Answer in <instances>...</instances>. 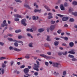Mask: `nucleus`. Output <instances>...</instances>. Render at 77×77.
<instances>
[{"label":"nucleus","instance_id":"obj_57","mask_svg":"<svg viewBox=\"0 0 77 77\" xmlns=\"http://www.w3.org/2000/svg\"><path fill=\"white\" fill-rule=\"evenodd\" d=\"M69 12H72V10L71 8H69Z\"/></svg>","mask_w":77,"mask_h":77},{"label":"nucleus","instance_id":"obj_32","mask_svg":"<svg viewBox=\"0 0 77 77\" xmlns=\"http://www.w3.org/2000/svg\"><path fill=\"white\" fill-rule=\"evenodd\" d=\"M49 38L50 36H47V38L46 39V40L48 41H51L50 39H49Z\"/></svg>","mask_w":77,"mask_h":77},{"label":"nucleus","instance_id":"obj_54","mask_svg":"<svg viewBox=\"0 0 77 77\" xmlns=\"http://www.w3.org/2000/svg\"><path fill=\"white\" fill-rule=\"evenodd\" d=\"M16 72H17V74H20V72L19 71H17V70H16L15 71H14V73H15Z\"/></svg>","mask_w":77,"mask_h":77},{"label":"nucleus","instance_id":"obj_39","mask_svg":"<svg viewBox=\"0 0 77 77\" xmlns=\"http://www.w3.org/2000/svg\"><path fill=\"white\" fill-rule=\"evenodd\" d=\"M19 20L20 19H19L16 18L14 19V21H19Z\"/></svg>","mask_w":77,"mask_h":77},{"label":"nucleus","instance_id":"obj_38","mask_svg":"<svg viewBox=\"0 0 77 77\" xmlns=\"http://www.w3.org/2000/svg\"><path fill=\"white\" fill-rule=\"evenodd\" d=\"M55 23V21H53V20L51 21V24H54V23Z\"/></svg>","mask_w":77,"mask_h":77},{"label":"nucleus","instance_id":"obj_25","mask_svg":"<svg viewBox=\"0 0 77 77\" xmlns=\"http://www.w3.org/2000/svg\"><path fill=\"white\" fill-rule=\"evenodd\" d=\"M62 29H59L57 31V33H58L59 34H60V33H61V32H62Z\"/></svg>","mask_w":77,"mask_h":77},{"label":"nucleus","instance_id":"obj_15","mask_svg":"<svg viewBox=\"0 0 77 77\" xmlns=\"http://www.w3.org/2000/svg\"><path fill=\"white\" fill-rule=\"evenodd\" d=\"M34 12H39V13H41V9L38 10V9L37 10L36 9H35L34 10Z\"/></svg>","mask_w":77,"mask_h":77},{"label":"nucleus","instance_id":"obj_28","mask_svg":"<svg viewBox=\"0 0 77 77\" xmlns=\"http://www.w3.org/2000/svg\"><path fill=\"white\" fill-rule=\"evenodd\" d=\"M68 56L71 58H74V57L73 55H71L69 54Z\"/></svg>","mask_w":77,"mask_h":77},{"label":"nucleus","instance_id":"obj_53","mask_svg":"<svg viewBox=\"0 0 77 77\" xmlns=\"http://www.w3.org/2000/svg\"><path fill=\"white\" fill-rule=\"evenodd\" d=\"M14 61H11V66H12L13 65V64H14Z\"/></svg>","mask_w":77,"mask_h":77},{"label":"nucleus","instance_id":"obj_63","mask_svg":"<svg viewBox=\"0 0 77 77\" xmlns=\"http://www.w3.org/2000/svg\"><path fill=\"white\" fill-rule=\"evenodd\" d=\"M17 65H20L21 64V63L20 62H17Z\"/></svg>","mask_w":77,"mask_h":77},{"label":"nucleus","instance_id":"obj_9","mask_svg":"<svg viewBox=\"0 0 77 77\" xmlns=\"http://www.w3.org/2000/svg\"><path fill=\"white\" fill-rule=\"evenodd\" d=\"M54 28H55V26L52 25L50 27V30L51 31H53L54 29Z\"/></svg>","mask_w":77,"mask_h":77},{"label":"nucleus","instance_id":"obj_13","mask_svg":"<svg viewBox=\"0 0 77 77\" xmlns=\"http://www.w3.org/2000/svg\"><path fill=\"white\" fill-rule=\"evenodd\" d=\"M44 29L41 28L38 30V32L40 33H41L42 32H44Z\"/></svg>","mask_w":77,"mask_h":77},{"label":"nucleus","instance_id":"obj_6","mask_svg":"<svg viewBox=\"0 0 77 77\" xmlns=\"http://www.w3.org/2000/svg\"><path fill=\"white\" fill-rule=\"evenodd\" d=\"M68 20V17H63L62 20L63 21H66Z\"/></svg>","mask_w":77,"mask_h":77},{"label":"nucleus","instance_id":"obj_23","mask_svg":"<svg viewBox=\"0 0 77 77\" xmlns=\"http://www.w3.org/2000/svg\"><path fill=\"white\" fill-rule=\"evenodd\" d=\"M21 32V29L17 30L15 31V33H19L20 32Z\"/></svg>","mask_w":77,"mask_h":77},{"label":"nucleus","instance_id":"obj_27","mask_svg":"<svg viewBox=\"0 0 77 77\" xmlns=\"http://www.w3.org/2000/svg\"><path fill=\"white\" fill-rule=\"evenodd\" d=\"M19 42V43H21V44H22V45H23V42L22 41H17L16 42Z\"/></svg>","mask_w":77,"mask_h":77},{"label":"nucleus","instance_id":"obj_47","mask_svg":"<svg viewBox=\"0 0 77 77\" xmlns=\"http://www.w3.org/2000/svg\"><path fill=\"white\" fill-rule=\"evenodd\" d=\"M64 39L65 41H68V38L67 37H64Z\"/></svg>","mask_w":77,"mask_h":77},{"label":"nucleus","instance_id":"obj_22","mask_svg":"<svg viewBox=\"0 0 77 77\" xmlns=\"http://www.w3.org/2000/svg\"><path fill=\"white\" fill-rule=\"evenodd\" d=\"M29 56H30V55L29 54H27L25 57V58L26 59H29L30 58Z\"/></svg>","mask_w":77,"mask_h":77},{"label":"nucleus","instance_id":"obj_37","mask_svg":"<svg viewBox=\"0 0 77 77\" xmlns=\"http://www.w3.org/2000/svg\"><path fill=\"white\" fill-rule=\"evenodd\" d=\"M66 71H64L63 74V75H66Z\"/></svg>","mask_w":77,"mask_h":77},{"label":"nucleus","instance_id":"obj_18","mask_svg":"<svg viewBox=\"0 0 77 77\" xmlns=\"http://www.w3.org/2000/svg\"><path fill=\"white\" fill-rule=\"evenodd\" d=\"M68 53H69L70 54H75V52H74V51H73L72 50V51H69L68 52Z\"/></svg>","mask_w":77,"mask_h":77},{"label":"nucleus","instance_id":"obj_3","mask_svg":"<svg viewBox=\"0 0 77 77\" xmlns=\"http://www.w3.org/2000/svg\"><path fill=\"white\" fill-rule=\"evenodd\" d=\"M52 65L53 66L56 68H59V67H61V66L60 64L59 63H53Z\"/></svg>","mask_w":77,"mask_h":77},{"label":"nucleus","instance_id":"obj_2","mask_svg":"<svg viewBox=\"0 0 77 77\" xmlns=\"http://www.w3.org/2000/svg\"><path fill=\"white\" fill-rule=\"evenodd\" d=\"M40 55L42 57H43L46 58V59H51L52 58H53V59H54V58L53 57L51 56H47L43 54H41Z\"/></svg>","mask_w":77,"mask_h":77},{"label":"nucleus","instance_id":"obj_19","mask_svg":"<svg viewBox=\"0 0 77 77\" xmlns=\"http://www.w3.org/2000/svg\"><path fill=\"white\" fill-rule=\"evenodd\" d=\"M26 31L28 32H33V30L32 28L31 29H27Z\"/></svg>","mask_w":77,"mask_h":77},{"label":"nucleus","instance_id":"obj_42","mask_svg":"<svg viewBox=\"0 0 77 77\" xmlns=\"http://www.w3.org/2000/svg\"><path fill=\"white\" fill-rule=\"evenodd\" d=\"M7 36H10V37H12V36H13V35H11L10 34H7Z\"/></svg>","mask_w":77,"mask_h":77},{"label":"nucleus","instance_id":"obj_35","mask_svg":"<svg viewBox=\"0 0 77 77\" xmlns=\"http://www.w3.org/2000/svg\"><path fill=\"white\" fill-rule=\"evenodd\" d=\"M14 45L15 47H18V44L17 43H14Z\"/></svg>","mask_w":77,"mask_h":77},{"label":"nucleus","instance_id":"obj_4","mask_svg":"<svg viewBox=\"0 0 77 77\" xmlns=\"http://www.w3.org/2000/svg\"><path fill=\"white\" fill-rule=\"evenodd\" d=\"M9 48L10 50H14V51H21V49H19L16 48H14L13 47L11 46H10Z\"/></svg>","mask_w":77,"mask_h":77},{"label":"nucleus","instance_id":"obj_34","mask_svg":"<svg viewBox=\"0 0 77 77\" xmlns=\"http://www.w3.org/2000/svg\"><path fill=\"white\" fill-rule=\"evenodd\" d=\"M2 68H5V67L6 66V65L4 63L2 64Z\"/></svg>","mask_w":77,"mask_h":77},{"label":"nucleus","instance_id":"obj_58","mask_svg":"<svg viewBox=\"0 0 77 77\" xmlns=\"http://www.w3.org/2000/svg\"><path fill=\"white\" fill-rule=\"evenodd\" d=\"M66 34L67 35H68V36L70 35V33H69L66 32Z\"/></svg>","mask_w":77,"mask_h":77},{"label":"nucleus","instance_id":"obj_31","mask_svg":"<svg viewBox=\"0 0 77 77\" xmlns=\"http://www.w3.org/2000/svg\"><path fill=\"white\" fill-rule=\"evenodd\" d=\"M72 4L74 5H77V2L75 1L73 2L72 3Z\"/></svg>","mask_w":77,"mask_h":77},{"label":"nucleus","instance_id":"obj_16","mask_svg":"<svg viewBox=\"0 0 77 77\" xmlns=\"http://www.w3.org/2000/svg\"><path fill=\"white\" fill-rule=\"evenodd\" d=\"M60 8L62 11H63V10H65V8L63 7V5H60Z\"/></svg>","mask_w":77,"mask_h":77},{"label":"nucleus","instance_id":"obj_56","mask_svg":"<svg viewBox=\"0 0 77 77\" xmlns=\"http://www.w3.org/2000/svg\"><path fill=\"white\" fill-rule=\"evenodd\" d=\"M25 67L24 65H23L22 66H20V68H23Z\"/></svg>","mask_w":77,"mask_h":77},{"label":"nucleus","instance_id":"obj_10","mask_svg":"<svg viewBox=\"0 0 77 77\" xmlns=\"http://www.w3.org/2000/svg\"><path fill=\"white\" fill-rule=\"evenodd\" d=\"M8 40L10 41H12V42H17V40H14L11 38H8Z\"/></svg>","mask_w":77,"mask_h":77},{"label":"nucleus","instance_id":"obj_59","mask_svg":"<svg viewBox=\"0 0 77 77\" xmlns=\"http://www.w3.org/2000/svg\"><path fill=\"white\" fill-rule=\"evenodd\" d=\"M72 61H75V60H76V59L75 58H72Z\"/></svg>","mask_w":77,"mask_h":77},{"label":"nucleus","instance_id":"obj_41","mask_svg":"<svg viewBox=\"0 0 77 77\" xmlns=\"http://www.w3.org/2000/svg\"><path fill=\"white\" fill-rule=\"evenodd\" d=\"M1 71L2 72V74H4V72H5V69H2Z\"/></svg>","mask_w":77,"mask_h":77},{"label":"nucleus","instance_id":"obj_17","mask_svg":"<svg viewBox=\"0 0 77 77\" xmlns=\"http://www.w3.org/2000/svg\"><path fill=\"white\" fill-rule=\"evenodd\" d=\"M44 7L47 9V11H50V9L47 6L45 5V6H44Z\"/></svg>","mask_w":77,"mask_h":77},{"label":"nucleus","instance_id":"obj_7","mask_svg":"<svg viewBox=\"0 0 77 77\" xmlns=\"http://www.w3.org/2000/svg\"><path fill=\"white\" fill-rule=\"evenodd\" d=\"M48 15H49V16L48 17V19H51V18H53V16H51L52 15H53L51 13H49L48 14Z\"/></svg>","mask_w":77,"mask_h":77},{"label":"nucleus","instance_id":"obj_5","mask_svg":"<svg viewBox=\"0 0 77 77\" xmlns=\"http://www.w3.org/2000/svg\"><path fill=\"white\" fill-rule=\"evenodd\" d=\"M26 19H23L21 20V23L23 24L24 26H27V23H26Z\"/></svg>","mask_w":77,"mask_h":77},{"label":"nucleus","instance_id":"obj_20","mask_svg":"<svg viewBox=\"0 0 77 77\" xmlns=\"http://www.w3.org/2000/svg\"><path fill=\"white\" fill-rule=\"evenodd\" d=\"M44 46L45 47H48L50 49H51V48L50 47V45L48 43L45 44L44 45Z\"/></svg>","mask_w":77,"mask_h":77},{"label":"nucleus","instance_id":"obj_48","mask_svg":"<svg viewBox=\"0 0 77 77\" xmlns=\"http://www.w3.org/2000/svg\"><path fill=\"white\" fill-rule=\"evenodd\" d=\"M4 44H5V43L2 42H0V45H1L3 46L4 45Z\"/></svg>","mask_w":77,"mask_h":77},{"label":"nucleus","instance_id":"obj_55","mask_svg":"<svg viewBox=\"0 0 77 77\" xmlns=\"http://www.w3.org/2000/svg\"><path fill=\"white\" fill-rule=\"evenodd\" d=\"M18 39H21V38H22V36L21 35H19L18 37Z\"/></svg>","mask_w":77,"mask_h":77},{"label":"nucleus","instance_id":"obj_51","mask_svg":"<svg viewBox=\"0 0 77 77\" xmlns=\"http://www.w3.org/2000/svg\"><path fill=\"white\" fill-rule=\"evenodd\" d=\"M45 65H46V66H48V63L45 62Z\"/></svg>","mask_w":77,"mask_h":77},{"label":"nucleus","instance_id":"obj_11","mask_svg":"<svg viewBox=\"0 0 77 77\" xmlns=\"http://www.w3.org/2000/svg\"><path fill=\"white\" fill-rule=\"evenodd\" d=\"M15 18H22L21 15H19L18 14H16L14 15Z\"/></svg>","mask_w":77,"mask_h":77},{"label":"nucleus","instance_id":"obj_36","mask_svg":"<svg viewBox=\"0 0 77 77\" xmlns=\"http://www.w3.org/2000/svg\"><path fill=\"white\" fill-rule=\"evenodd\" d=\"M15 1L16 2H19V3H21L22 2L20 0H15Z\"/></svg>","mask_w":77,"mask_h":77},{"label":"nucleus","instance_id":"obj_45","mask_svg":"<svg viewBox=\"0 0 77 77\" xmlns=\"http://www.w3.org/2000/svg\"><path fill=\"white\" fill-rule=\"evenodd\" d=\"M34 6H36V8H38V6L36 5V3H34Z\"/></svg>","mask_w":77,"mask_h":77},{"label":"nucleus","instance_id":"obj_60","mask_svg":"<svg viewBox=\"0 0 77 77\" xmlns=\"http://www.w3.org/2000/svg\"><path fill=\"white\" fill-rule=\"evenodd\" d=\"M27 36H28L29 37L31 36V34H30L28 33L27 34Z\"/></svg>","mask_w":77,"mask_h":77},{"label":"nucleus","instance_id":"obj_26","mask_svg":"<svg viewBox=\"0 0 77 77\" xmlns=\"http://www.w3.org/2000/svg\"><path fill=\"white\" fill-rule=\"evenodd\" d=\"M72 15H74V16H77V13L75 12V13L72 12Z\"/></svg>","mask_w":77,"mask_h":77},{"label":"nucleus","instance_id":"obj_46","mask_svg":"<svg viewBox=\"0 0 77 77\" xmlns=\"http://www.w3.org/2000/svg\"><path fill=\"white\" fill-rule=\"evenodd\" d=\"M58 54L59 56H61L62 54V53L59 52L58 53Z\"/></svg>","mask_w":77,"mask_h":77},{"label":"nucleus","instance_id":"obj_50","mask_svg":"<svg viewBox=\"0 0 77 77\" xmlns=\"http://www.w3.org/2000/svg\"><path fill=\"white\" fill-rule=\"evenodd\" d=\"M62 45L63 46H65V47L67 46V45L66 44H65V43H63Z\"/></svg>","mask_w":77,"mask_h":77},{"label":"nucleus","instance_id":"obj_61","mask_svg":"<svg viewBox=\"0 0 77 77\" xmlns=\"http://www.w3.org/2000/svg\"><path fill=\"white\" fill-rule=\"evenodd\" d=\"M6 23V20H4L3 22V24H5Z\"/></svg>","mask_w":77,"mask_h":77},{"label":"nucleus","instance_id":"obj_12","mask_svg":"<svg viewBox=\"0 0 77 77\" xmlns=\"http://www.w3.org/2000/svg\"><path fill=\"white\" fill-rule=\"evenodd\" d=\"M24 6L25 8H27L29 9H31V8H30V7L28 5L24 4Z\"/></svg>","mask_w":77,"mask_h":77},{"label":"nucleus","instance_id":"obj_40","mask_svg":"<svg viewBox=\"0 0 77 77\" xmlns=\"http://www.w3.org/2000/svg\"><path fill=\"white\" fill-rule=\"evenodd\" d=\"M29 47H33L32 43H31L29 44Z\"/></svg>","mask_w":77,"mask_h":77},{"label":"nucleus","instance_id":"obj_29","mask_svg":"<svg viewBox=\"0 0 77 77\" xmlns=\"http://www.w3.org/2000/svg\"><path fill=\"white\" fill-rule=\"evenodd\" d=\"M67 53H68V52L67 51H65V53H62L63 54V55H64V56H66V54H67Z\"/></svg>","mask_w":77,"mask_h":77},{"label":"nucleus","instance_id":"obj_33","mask_svg":"<svg viewBox=\"0 0 77 77\" xmlns=\"http://www.w3.org/2000/svg\"><path fill=\"white\" fill-rule=\"evenodd\" d=\"M64 6L65 7L68 6V4L66 2H65L64 4Z\"/></svg>","mask_w":77,"mask_h":77},{"label":"nucleus","instance_id":"obj_24","mask_svg":"<svg viewBox=\"0 0 77 77\" xmlns=\"http://www.w3.org/2000/svg\"><path fill=\"white\" fill-rule=\"evenodd\" d=\"M54 44V45L56 46L59 45V42H55Z\"/></svg>","mask_w":77,"mask_h":77},{"label":"nucleus","instance_id":"obj_64","mask_svg":"<svg viewBox=\"0 0 77 77\" xmlns=\"http://www.w3.org/2000/svg\"><path fill=\"white\" fill-rule=\"evenodd\" d=\"M25 74L26 75H28V76H30V75H29L28 73Z\"/></svg>","mask_w":77,"mask_h":77},{"label":"nucleus","instance_id":"obj_30","mask_svg":"<svg viewBox=\"0 0 77 77\" xmlns=\"http://www.w3.org/2000/svg\"><path fill=\"white\" fill-rule=\"evenodd\" d=\"M69 21L71 22H74V19L73 18H70L69 20Z\"/></svg>","mask_w":77,"mask_h":77},{"label":"nucleus","instance_id":"obj_49","mask_svg":"<svg viewBox=\"0 0 77 77\" xmlns=\"http://www.w3.org/2000/svg\"><path fill=\"white\" fill-rule=\"evenodd\" d=\"M47 54H48V55H51V53L50 52H48L47 53Z\"/></svg>","mask_w":77,"mask_h":77},{"label":"nucleus","instance_id":"obj_14","mask_svg":"<svg viewBox=\"0 0 77 77\" xmlns=\"http://www.w3.org/2000/svg\"><path fill=\"white\" fill-rule=\"evenodd\" d=\"M37 18H36V17L35 16H34L32 17V18L34 20H38L39 19V17L38 16L36 17Z\"/></svg>","mask_w":77,"mask_h":77},{"label":"nucleus","instance_id":"obj_21","mask_svg":"<svg viewBox=\"0 0 77 77\" xmlns=\"http://www.w3.org/2000/svg\"><path fill=\"white\" fill-rule=\"evenodd\" d=\"M69 45L70 47H73L74 46V43L72 42H70Z\"/></svg>","mask_w":77,"mask_h":77},{"label":"nucleus","instance_id":"obj_8","mask_svg":"<svg viewBox=\"0 0 77 77\" xmlns=\"http://www.w3.org/2000/svg\"><path fill=\"white\" fill-rule=\"evenodd\" d=\"M23 71L26 74H27V73H28V72H29V70L28 68H26L24 69Z\"/></svg>","mask_w":77,"mask_h":77},{"label":"nucleus","instance_id":"obj_1","mask_svg":"<svg viewBox=\"0 0 77 77\" xmlns=\"http://www.w3.org/2000/svg\"><path fill=\"white\" fill-rule=\"evenodd\" d=\"M36 63L37 65L36 64H34L33 68L37 71H39V69L38 68H39V63L38 61H36Z\"/></svg>","mask_w":77,"mask_h":77},{"label":"nucleus","instance_id":"obj_52","mask_svg":"<svg viewBox=\"0 0 77 77\" xmlns=\"http://www.w3.org/2000/svg\"><path fill=\"white\" fill-rule=\"evenodd\" d=\"M34 75H35L36 76L37 75H38V73L37 72H35L34 73Z\"/></svg>","mask_w":77,"mask_h":77},{"label":"nucleus","instance_id":"obj_44","mask_svg":"<svg viewBox=\"0 0 77 77\" xmlns=\"http://www.w3.org/2000/svg\"><path fill=\"white\" fill-rule=\"evenodd\" d=\"M57 15L58 17H63V15L60 14H57Z\"/></svg>","mask_w":77,"mask_h":77},{"label":"nucleus","instance_id":"obj_62","mask_svg":"<svg viewBox=\"0 0 77 77\" xmlns=\"http://www.w3.org/2000/svg\"><path fill=\"white\" fill-rule=\"evenodd\" d=\"M68 25L66 24H64V27H68Z\"/></svg>","mask_w":77,"mask_h":77},{"label":"nucleus","instance_id":"obj_43","mask_svg":"<svg viewBox=\"0 0 77 77\" xmlns=\"http://www.w3.org/2000/svg\"><path fill=\"white\" fill-rule=\"evenodd\" d=\"M6 59L5 57H2L0 58V60H3V59Z\"/></svg>","mask_w":77,"mask_h":77}]
</instances>
